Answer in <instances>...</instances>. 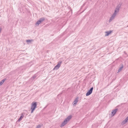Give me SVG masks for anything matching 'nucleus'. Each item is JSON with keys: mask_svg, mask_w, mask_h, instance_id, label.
<instances>
[{"mask_svg": "<svg viewBox=\"0 0 128 128\" xmlns=\"http://www.w3.org/2000/svg\"><path fill=\"white\" fill-rule=\"evenodd\" d=\"M6 80V79H4L2 80L1 81L2 82V83L3 84L4 82Z\"/></svg>", "mask_w": 128, "mask_h": 128, "instance_id": "nucleus-15", "label": "nucleus"}, {"mask_svg": "<svg viewBox=\"0 0 128 128\" xmlns=\"http://www.w3.org/2000/svg\"><path fill=\"white\" fill-rule=\"evenodd\" d=\"M78 101V98H76L74 101V102L73 103L74 105H75L77 104V102Z\"/></svg>", "mask_w": 128, "mask_h": 128, "instance_id": "nucleus-11", "label": "nucleus"}, {"mask_svg": "<svg viewBox=\"0 0 128 128\" xmlns=\"http://www.w3.org/2000/svg\"><path fill=\"white\" fill-rule=\"evenodd\" d=\"M37 105V103L36 102H32V103L30 109L31 110V113H32L34 111L36 108Z\"/></svg>", "mask_w": 128, "mask_h": 128, "instance_id": "nucleus-2", "label": "nucleus"}, {"mask_svg": "<svg viewBox=\"0 0 128 128\" xmlns=\"http://www.w3.org/2000/svg\"><path fill=\"white\" fill-rule=\"evenodd\" d=\"M118 110V109L116 108L113 110L111 112L112 114V116H114L116 114L117 111Z\"/></svg>", "mask_w": 128, "mask_h": 128, "instance_id": "nucleus-8", "label": "nucleus"}, {"mask_svg": "<svg viewBox=\"0 0 128 128\" xmlns=\"http://www.w3.org/2000/svg\"><path fill=\"white\" fill-rule=\"evenodd\" d=\"M72 116L71 115L68 116L66 118L64 121L62 123L60 126V127H62L64 126L65 125L67 124L68 122L72 118Z\"/></svg>", "mask_w": 128, "mask_h": 128, "instance_id": "nucleus-1", "label": "nucleus"}, {"mask_svg": "<svg viewBox=\"0 0 128 128\" xmlns=\"http://www.w3.org/2000/svg\"><path fill=\"white\" fill-rule=\"evenodd\" d=\"M116 16V15L114 14L112 16H111L109 20V22H110Z\"/></svg>", "mask_w": 128, "mask_h": 128, "instance_id": "nucleus-7", "label": "nucleus"}, {"mask_svg": "<svg viewBox=\"0 0 128 128\" xmlns=\"http://www.w3.org/2000/svg\"><path fill=\"white\" fill-rule=\"evenodd\" d=\"M93 89V88L92 87L90 89V90H88V91L86 94V96H88L92 92Z\"/></svg>", "mask_w": 128, "mask_h": 128, "instance_id": "nucleus-6", "label": "nucleus"}, {"mask_svg": "<svg viewBox=\"0 0 128 128\" xmlns=\"http://www.w3.org/2000/svg\"><path fill=\"white\" fill-rule=\"evenodd\" d=\"M6 80V79H4L2 80L1 81L2 82V83L3 84L4 82Z\"/></svg>", "mask_w": 128, "mask_h": 128, "instance_id": "nucleus-16", "label": "nucleus"}, {"mask_svg": "<svg viewBox=\"0 0 128 128\" xmlns=\"http://www.w3.org/2000/svg\"><path fill=\"white\" fill-rule=\"evenodd\" d=\"M62 63V61H60L58 63L57 65L54 68L53 70H56L58 69L60 67Z\"/></svg>", "mask_w": 128, "mask_h": 128, "instance_id": "nucleus-5", "label": "nucleus"}, {"mask_svg": "<svg viewBox=\"0 0 128 128\" xmlns=\"http://www.w3.org/2000/svg\"><path fill=\"white\" fill-rule=\"evenodd\" d=\"M127 122H128V116L122 122V124H124Z\"/></svg>", "mask_w": 128, "mask_h": 128, "instance_id": "nucleus-9", "label": "nucleus"}, {"mask_svg": "<svg viewBox=\"0 0 128 128\" xmlns=\"http://www.w3.org/2000/svg\"><path fill=\"white\" fill-rule=\"evenodd\" d=\"M36 76L35 75H34L32 77V78H33V79H34L36 78Z\"/></svg>", "mask_w": 128, "mask_h": 128, "instance_id": "nucleus-18", "label": "nucleus"}, {"mask_svg": "<svg viewBox=\"0 0 128 128\" xmlns=\"http://www.w3.org/2000/svg\"><path fill=\"white\" fill-rule=\"evenodd\" d=\"M45 18H44L42 17L40 18V19L38 20L36 23V25L38 24V26L40 24L41 22H42L44 21L45 20Z\"/></svg>", "mask_w": 128, "mask_h": 128, "instance_id": "nucleus-4", "label": "nucleus"}, {"mask_svg": "<svg viewBox=\"0 0 128 128\" xmlns=\"http://www.w3.org/2000/svg\"><path fill=\"white\" fill-rule=\"evenodd\" d=\"M121 4H118L116 6L114 14L116 15L117 13L119 12L120 8L121 7Z\"/></svg>", "mask_w": 128, "mask_h": 128, "instance_id": "nucleus-3", "label": "nucleus"}, {"mask_svg": "<svg viewBox=\"0 0 128 128\" xmlns=\"http://www.w3.org/2000/svg\"><path fill=\"white\" fill-rule=\"evenodd\" d=\"M41 127V125H38L36 128H40Z\"/></svg>", "mask_w": 128, "mask_h": 128, "instance_id": "nucleus-17", "label": "nucleus"}, {"mask_svg": "<svg viewBox=\"0 0 128 128\" xmlns=\"http://www.w3.org/2000/svg\"><path fill=\"white\" fill-rule=\"evenodd\" d=\"M32 41V40H27L26 41V42L28 43V42H30Z\"/></svg>", "mask_w": 128, "mask_h": 128, "instance_id": "nucleus-14", "label": "nucleus"}, {"mask_svg": "<svg viewBox=\"0 0 128 128\" xmlns=\"http://www.w3.org/2000/svg\"><path fill=\"white\" fill-rule=\"evenodd\" d=\"M3 84L2 83V82L1 81L0 82V86L2 85Z\"/></svg>", "mask_w": 128, "mask_h": 128, "instance_id": "nucleus-19", "label": "nucleus"}, {"mask_svg": "<svg viewBox=\"0 0 128 128\" xmlns=\"http://www.w3.org/2000/svg\"><path fill=\"white\" fill-rule=\"evenodd\" d=\"M112 32V31L111 30H110L109 31L106 32L105 33H106V34L105 35V36H108Z\"/></svg>", "mask_w": 128, "mask_h": 128, "instance_id": "nucleus-10", "label": "nucleus"}, {"mask_svg": "<svg viewBox=\"0 0 128 128\" xmlns=\"http://www.w3.org/2000/svg\"><path fill=\"white\" fill-rule=\"evenodd\" d=\"M122 66L120 67L118 69V72H120L121 70H122V68H123V65L122 64Z\"/></svg>", "mask_w": 128, "mask_h": 128, "instance_id": "nucleus-13", "label": "nucleus"}, {"mask_svg": "<svg viewBox=\"0 0 128 128\" xmlns=\"http://www.w3.org/2000/svg\"><path fill=\"white\" fill-rule=\"evenodd\" d=\"M24 116L22 114H21V116H20L19 118L18 119V120L19 121H20L22 119V118L24 117Z\"/></svg>", "mask_w": 128, "mask_h": 128, "instance_id": "nucleus-12", "label": "nucleus"}]
</instances>
